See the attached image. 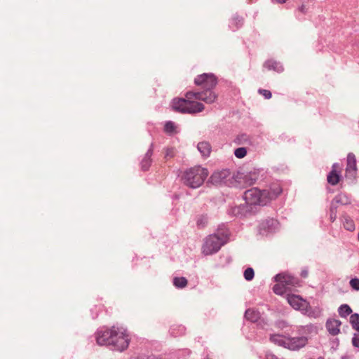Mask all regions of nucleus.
Returning a JSON list of instances; mask_svg holds the SVG:
<instances>
[{
    "instance_id": "4c0bfd02",
    "label": "nucleus",
    "mask_w": 359,
    "mask_h": 359,
    "mask_svg": "<svg viewBox=\"0 0 359 359\" xmlns=\"http://www.w3.org/2000/svg\"><path fill=\"white\" fill-rule=\"evenodd\" d=\"M287 0H275L276 2L279 4H283L285 3Z\"/></svg>"
},
{
    "instance_id": "9d476101",
    "label": "nucleus",
    "mask_w": 359,
    "mask_h": 359,
    "mask_svg": "<svg viewBox=\"0 0 359 359\" xmlns=\"http://www.w3.org/2000/svg\"><path fill=\"white\" fill-rule=\"evenodd\" d=\"M287 300L290 305L296 310L306 311L309 306V303L299 295L288 294Z\"/></svg>"
},
{
    "instance_id": "bb28decb",
    "label": "nucleus",
    "mask_w": 359,
    "mask_h": 359,
    "mask_svg": "<svg viewBox=\"0 0 359 359\" xmlns=\"http://www.w3.org/2000/svg\"><path fill=\"white\" fill-rule=\"evenodd\" d=\"M343 224L344 228L348 231H352L355 229V224L353 221L348 217H344Z\"/></svg>"
},
{
    "instance_id": "a878e982",
    "label": "nucleus",
    "mask_w": 359,
    "mask_h": 359,
    "mask_svg": "<svg viewBox=\"0 0 359 359\" xmlns=\"http://www.w3.org/2000/svg\"><path fill=\"white\" fill-rule=\"evenodd\" d=\"M350 323L353 329L359 332V315L358 313H353L351 316Z\"/></svg>"
},
{
    "instance_id": "5701e85b",
    "label": "nucleus",
    "mask_w": 359,
    "mask_h": 359,
    "mask_svg": "<svg viewBox=\"0 0 359 359\" xmlns=\"http://www.w3.org/2000/svg\"><path fill=\"white\" fill-rule=\"evenodd\" d=\"M278 283L276 284L273 287L274 293H276V294L282 295L288 290L287 288L284 285L283 283Z\"/></svg>"
},
{
    "instance_id": "ddd939ff",
    "label": "nucleus",
    "mask_w": 359,
    "mask_h": 359,
    "mask_svg": "<svg viewBox=\"0 0 359 359\" xmlns=\"http://www.w3.org/2000/svg\"><path fill=\"white\" fill-rule=\"evenodd\" d=\"M264 194L266 196V199H268V203L272 200L276 199L283 192V189L280 184L274 183L271 184L269 189H264Z\"/></svg>"
},
{
    "instance_id": "cd10ccee",
    "label": "nucleus",
    "mask_w": 359,
    "mask_h": 359,
    "mask_svg": "<svg viewBox=\"0 0 359 359\" xmlns=\"http://www.w3.org/2000/svg\"><path fill=\"white\" fill-rule=\"evenodd\" d=\"M234 154L237 158H241L246 156L247 150L244 147H240L235 150Z\"/></svg>"
},
{
    "instance_id": "b1692460",
    "label": "nucleus",
    "mask_w": 359,
    "mask_h": 359,
    "mask_svg": "<svg viewBox=\"0 0 359 359\" xmlns=\"http://www.w3.org/2000/svg\"><path fill=\"white\" fill-rule=\"evenodd\" d=\"M165 132L168 135H174L177 133L175 123L172 121H168L165 124Z\"/></svg>"
},
{
    "instance_id": "6ab92c4d",
    "label": "nucleus",
    "mask_w": 359,
    "mask_h": 359,
    "mask_svg": "<svg viewBox=\"0 0 359 359\" xmlns=\"http://www.w3.org/2000/svg\"><path fill=\"white\" fill-rule=\"evenodd\" d=\"M264 67L268 70L273 69L276 72H281L283 70L282 67L277 62L270 60L265 62Z\"/></svg>"
},
{
    "instance_id": "f3484780",
    "label": "nucleus",
    "mask_w": 359,
    "mask_h": 359,
    "mask_svg": "<svg viewBox=\"0 0 359 359\" xmlns=\"http://www.w3.org/2000/svg\"><path fill=\"white\" fill-rule=\"evenodd\" d=\"M151 156H152V150L149 149L145 154L144 156L142 159L141 161V168L142 170L146 171L149 169L151 163Z\"/></svg>"
},
{
    "instance_id": "473e14b6",
    "label": "nucleus",
    "mask_w": 359,
    "mask_h": 359,
    "mask_svg": "<svg viewBox=\"0 0 359 359\" xmlns=\"http://www.w3.org/2000/svg\"><path fill=\"white\" fill-rule=\"evenodd\" d=\"M352 344L354 346L359 348V338L354 337L352 339Z\"/></svg>"
},
{
    "instance_id": "393cba45",
    "label": "nucleus",
    "mask_w": 359,
    "mask_h": 359,
    "mask_svg": "<svg viewBox=\"0 0 359 359\" xmlns=\"http://www.w3.org/2000/svg\"><path fill=\"white\" fill-rule=\"evenodd\" d=\"M334 201L337 203H340L341 205H347L351 203V200L349 199V198L346 195L342 194H338L334 198Z\"/></svg>"
},
{
    "instance_id": "f257e3e1",
    "label": "nucleus",
    "mask_w": 359,
    "mask_h": 359,
    "mask_svg": "<svg viewBox=\"0 0 359 359\" xmlns=\"http://www.w3.org/2000/svg\"><path fill=\"white\" fill-rule=\"evenodd\" d=\"M213 88L203 89L200 92L188 91L185 98H176L172 100V107L178 112L184 114H196L204 110L203 104L197 102L201 100L207 104H212L217 99V95Z\"/></svg>"
},
{
    "instance_id": "412c9836",
    "label": "nucleus",
    "mask_w": 359,
    "mask_h": 359,
    "mask_svg": "<svg viewBox=\"0 0 359 359\" xmlns=\"http://www.w3.org/2000/svg\"><path fill=\"white\" fill-rule=\"evenodd\" d=\"M351 313L352 309L348 304H342L339 308V314L342 318H346Z\"/></svg>"
},
{
    "instance_id": "2eb2a0df",
    "label": "nucleus",
    "mask_w": 359,
    "mask_h": 359,
    "mask_svg": "<svg viewBox=\"0 0 359 359\" xmlns=\"http://www.w3.org/2000/svg\"><path fill=\"white\" fill-rule=\"evenodd\" d=\"M340 166L338 163H334L332 167V170L327 175V182L332 185H336L339 183L340 180Z\"/></svg>"
},
{
    "instance_id": "1a4fd4ad",
    "label": "nucleus",
    "mask_w": 359,
    "mask_h": 359,
    "mask_svg": "<svg viewBox=\"0 0 359 359\" xmlns=\"http://www.w3.org/2000/svg\"><path fill=\"white\" fill-rule=\"evenodd\" d=\"M346 177L353 180L357 175L356 158L353 153H349L347 156V165L346 168Z\"/></svg>"
},
{
    "instance_id": "e433bc0d",
    "label": "nucleus",
    "mask_w": 359,
    "mask_h": 359,
    "mask_svg": "<svg viewBox=\"0 0 359 359\" xmlns=\"http://www.w3.org/2000/svg\"><path fill=\"white\" fill-rule=\"evenodd\" d=\"M266 359H278V358L273 355H267Z\"/></svg>"
},
{
    "instance_id": "f03ea898",
    "label": "nucleus",
    "mask_w": 359,
    "mask_h": 359,
    "mask_svg": "<svg viewBox=\"0 0 359 359\" xmlns=\"http://www.w3.org/2000/svg\"><path fill=\"white\" fill-rule=\"evenodd\" d=\"M96 340L99 345H111L114 349L119 351L126 349L130 342L127 330L122 327L114 326L103 332H98Z\"/></svg>"
},
{
    "instance_id": "4468645a",
    "label": "nucleus",
    "mask_w": 359,
    "mask_h": 359,
    "mask_svg": "<svg viewBox=\"0 0 359 359\" xmlns=\"http://www.w3.org/2000/svg\"><path fill=\"white\" fill-rule=\"evenodd\" d=\"M230 174L229 170L227 169L216 171L210 176L209 181L213 184H219L224 182Z\"/></svg>"
},
{
    "instance_id": "6e6552de",
    "label": "nucleus",
    "mask_w": 359,
    "mask_h": 359,
    "mask_svg": "<svg viewBox=\"0 0 359 359\" xmlns=\"http://www.w3.org/2000/svg\"><path fill=\"white\" fill-rule=\"evenodd\" d=\"M275 280L276 282L283 283L288 290H292L293 287L300 286L298 278L285 273L277 274L275 276Z\"/></svg>"
},
{
    "instance_id": "423d86ee",
    "label": "nucleus",
    "mask_w": 359,
    "mask_h": 359,
    "mask_svg": "<svg viewBox=\"0 0 359 359\" xmlns=\"http://www.w3.org/2000/svg\"><path fill=\"white\" fill-rule=\"evenodd\" d=\"M266 198L264 191H261L257 188L247 190L244 194V199L246 203L250 205H264L268 203V199Z\"/></svg>"
},
{
    "instance_id": "a211bd4d",
    "label": "nucleus",
    "mask_w": 359,
    "mask_h": 359,
    "mask_svg": "<svg viewBox=\"0 0 359 359\" xmlns=\"http://www.w3.org/2000/svg\"><path fill=\"white\" fill-rule=\"evenodd\" d=\"M245 317L248 320L254 323L257 322L259 319L260 314L257 311H255L252 309H249L245 311Z\"/></svg>"
},
{
    "instance_id": "dca6fc26",
    "label": "nucleus",
    "mask_w": 359,
    "mask_h": 359,
    "mask_svg": "<svg viewBox=\"0 0 359 359\" xmlns=\"http://www.w3.org/2000/svg\"><path fill=\"white\" fill-rule=\"evenodd\" d=\"M341 321L336 319H330L326 323V327L330 334L334 336L339 333Z\"/></svg>"
},
{
    "instance_id": "0eeeda50",
    "label": "nucleus",
    "mask_w": 359,
    "mask_h": 359,
    "mask_svg": "<svg viewBox=\"0 0 359 359\" xmlns=\"http://www.w3.org/2000/svg\"><path fill=\"white\" fill-rule=\"evenodd\" d=\"M194 83L203 89L214 88L217 83V80L213 74L204 73L195 78Z\"/></svg>"
},
{
    "instance_id": "c756f323",
    "label": "nucleus",
    "mask_w": 359,
    "mask_h": 359,
    "mask_svg": "<svg viewBox=\"0 0 359 359\" xmlns=\"http://www.w3.org/2000/svg\"><path fill=\"white\" fill-rule=\"evenodd\" d=\"M175 154V149L172 147L166 148L165 149V158L174 157Z\"/></svg>"
},
{
    "instance_id": "c85d7f7f",
    "label": "nucleus",
    "mask_w": 359,
    "mask_h": 359,
    "mask_svg": "<svg viewBox=\"0 0 359 359\" xmlns=\"http://www.w3.org/2000/svg\"><path fill=\"white\" fill-rule=\"evenodd\" d=\"M254 270L252 268H248L244 271V277L247 280H251L254 278Z\"/></svg>"
},
{
    "instance_id": "7c9ffc66",
    "label": "nucleus",
    "mask_w": 359,
    "mask_h": 359,
    "mask_svg": "<svg viewBox=\"0 0 359 359\" xmlns=\"http://www.w3.org/2000/svg\"><path fill=\"white\" fill-rule=\"evenodd\" d=\"M349 284L353 290H359V278H352L350 280Z\"/></svg>"
},
{
    "instance_id": "f8f14e48",
    "label": "nucleus",
    "mask_w": 359,
    "mask_h": 359,
    "mask_svg": "<svg viewBox=\"0 0 359 359\" xmlns=\"http://www.w3.org/2000/svg\"><path fill=\"white\" fill-rule=\"evenodd\" d=\"M279 223L276 219L268 218L262 222L259 226L260 232L271 233L278 229Z\"/></svg>"
},
{
    "instance_id": "4be33fe9",
    "label": "nucleus",
    "mask_w": 359,
    "mask_h": 359,
    "mask_svg": "<svg viewBox=\"0 0 359 359\" xmlns=\"http://www.w3.org/2000/svg\"><path fill=\"white\" fill-rule=\"evenodd\" d=\"M188 281L184 277H175L173 279V285L177 288H184L187 285Z\"/></svg>"
},
{
    "instance_id": "7ed1b4c3",
    "label": "nucleus",
    "mask_w": 359,
    "mask_h": 359,
    "mask_svg": "<svg viewBox=\"0 0 359 359\" xmlns=\"http://www.w3.org/2000/svg\"><path fill=\"white\" fill-rule=\"evenodd\" d=\"M208 175L207 169L201 166L191 168L184 172L182 179L184 183L191 188L199 187Z\"/></svg>"
},
{
    "instance_id": "c9c22d12",
    "label": "nucleus",
    "mask_w": 359,
    "mask_h": 359,
    "mask_svg": "<svg viewBox=\"0 0 359 359\" xmlns=\"http://www.w3.org/2000/svg\"><path fill=\"white\" fill-rule=\"evenodd\" d=\"M308 274H309L308 271H305V270L302 271L301 273V276L304 278H306L308 276Z\"/></svg>"
},
{
    "instance_id": "9b49d317",
    "label": "nucleus",
    "mask_w": 359,
    "mask_h": 359,
    "mask_svg": "<svg viewBox=\"0 0 359 359\" xmlns=\"http://www.w3.org/2000/svg\"><path fill=\"white\" fill-rule=\"evenodd\" d=\"M235 181L241 187L250 186L253 184L256 180V177H252L251 173H243L238 172L234 177Z\"/></svg>"
},
{
    "instance_id": "2f4dec72",
    "label": "nucleus",
    "mask_w": 359,
    "mask_h": 359,
    "mask_svg": "<svg viewBox=\"0 0 359 359\" xmlns=\"http://www.w3.org/2000/svg\"><path fill=\"white\" fill-rule=\"evenodd\" d=\"M258 93L263 95L266 99H270L272 96L271 93L265 89H259Z\"/></svg>"
},
{
    "instance_id": "f704fd0d",
    "label": "nucleus",
    "mask_w": 359,
    "mask_h": 359,
    "mask_svg": "<svg viewBox=\"0 0 359 359\" xmlns=\"http://www.w3.org/2000/svg\"><path fill=\"white\" fill-rule=\"evenodd\" d=\"M299 11L303 13H306V6L304 5H302L299 8Z\"/></svg>"
},
{
    "instance_id": "20e7f679",
    "label": "nucleus",
    "mask_w": 359,
    "mask_h": 359,
    "mask_svg": "<svg viewBox=\"0 0 359 359\" xmlns=\"http://www.w3.org/2000/svg\"><path fill=\"white\" fill-rule=\"evenodd\" d=\"M270 339L274 344L292 351L304 347L308 341L305 337L288 338L279 334L271 335Z\"/></svg>"
},
{
    "instance_id": "39448f33",
    "label": "nucleus",
    "mask_w": 359,
    "mask_h": 359,
    "mask_svg": "<svg viewBox=\"0 0 359 359\" xmlns=\"http://www.w3.org/2000/svg\"><path fill=\"white\" fill-rule=\"evenodd\" d=\"M225 241L223 237L218 235H210L206 238L202 247V252L205 255H210L217 252Z\"/></svg>"
},
{
    "instance_id": "aec40b11",
    "label": "nucleus",
    "mask_w": 359,
    "mask_h": 359,
    "mask_svg": "<svg viewBox=\"0 0 359 359\" xmlns=\"http://www.w3.org/2000/svg\"><path fill=\"white\" fill-rule=\"evenodd\" d=\"M198 149L204 156H208L210 154V145L208 142H202L198 143Z\"/></svg>"
},
{
    "instance_id": "72a5a7b5",
    "label": "nucleus",
    "mask_w": 359,
    "mask_h": 359,
    "mask_svg": "<svg viewBox=\"0 0 359 359\" xmlns=\"http://www.w3.org/2000/svg\"><path fill=\"white\" fill-rule=\"evenodd\" d=\"M331 213H330V219L332 222H334L337 217L336 213L334 212L333 209H331Z\"/></svg>"
}]
</instances>
